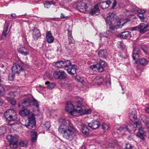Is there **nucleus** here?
Returning a JSON list of instances; mask_svg holds the SVG:
<instances>
[{
	"label": "nucleus",
	"instance_id": "nucleus-1",
	"mask_svg": "<svg viewBox=\"0 0 149 149\" xmlns=\"http://www.w3.org/2000/svg\"><path fill=\"white\" fill-rule=\"evenodd\" d=\"M59 126L58 132L63 135V137L69 140H72L75 136L72 130L73 126L72 123L68 120L61 118L58 121Z\"/></svg>",
	"mask_w": 149,
	"mask_h": 149
},
{
	"label": "nucleus",
	"instance_id": "nucleus-2",
	"mask_svg": "<svg viewBox=\"0 0 149 149\" xmlns=\"http://www.w3.org/2000/svg\"><path fill=\"white\" fill-rule=\"evenodd\" d=\"M52 65L54 66L57 68H64L68 73L71 75H74L76 74L77 66L75 65H72L69 60L58 61L53 62Z\"/></svg>",
	"mask_w": 149,
	"mask_h": 149
},
{
	"label": "nucleus",
	"instance_id": "nucleus-3",
	"mask_svg": "<svg viewBox=\"0 0 149 149\" xmlns=\"http://www.w3.org/2000/svg\"><path fill=\"white\" fill-rule=\"evenodd\" d=\"M77 100L74 102L75 106L72 104L71 101L67 102L66 104L65 110L66 111L69 112L72 115L75 116L76 113H77V111L78 110V108L81 106L83 104V100L81 97H77Z\"/></svg>",
	"mask_w": 149,
	"mask_h": 149
},
{
	"label": "nucleus",
	"instance_id": "nucleus-4",
	"mask_svg": "<svg viewBox=\"0 0 149 149\" xmlns=\"http://www.w3.org/2000/svg\"><path fill=\"white\" fill-rule=\"evenodd\" d=\"M6 118L9 120L15 121L17 119V115L15 110L13 109H10L4 113Z\"/></svg>",
	"mask_w": 149,
	"mask_h": 149
},
{
	"label": "nucleus",
	"instance_id": "nucleus-5",
	"mask_svg": "<svg viewBox=\"0 0 149 149\" xmlns=\"http://www.w3.org/2000/svg\"><path fill=\"white\" fill-rule=\"evenodd\" d=\"M36 125L35 119L34 115L32 114L28 116V120H25L24 125L29 129H31L35 127Z\"/></svg>",
	"mask_w": 149,
	"mask_h": 149
},
{
	"label": "nucleus",
	"instance_id": "nucleus-6",
	"mask_svg": "<svg viewBox=\"0 0 149 149\" xmlns=\"http://www.w3.org/2000/svg\"><path fill=\"white\" fill-rule=\"evenodd\" d=\"M6 138L10 143L9 146L10 147L13 149L16 148L17 147L18 140L17 138L9 135L7 136Z\"/></svg>",
	"mask_w": 149,
	"mask_h": 149
},
{
	"label": "nucleus",
	"instance_id": "nucleus-7",
	"mask_svg": "<svg viewBox=\"0 0 149 149\" xmlns=\"http://www.w3.org/2000/svg\"><path fill=\"white\" fill-rule=\"evenodd\" d=\"M24 69L22 66L19 65L17 63H14L12 68V74L11 76L13 79L15 77V74H19Z\"/></svg>",
	"mask_w": 149,
	"mask_h": 149
},
{
	"label": "nucleus",
	"instance_id": "nucleus-8",
	"mask_svg": "<svg viewBox=\"0 0 149 149\" xmlns=\"http://www.w3.org/2000/svg\"><path fill=\"white\" fill-rule=\"evenodd\" d=\"M75 6H77V10L82 12H85L88 8L87 4L82 1L77 2L74 4Z\"/></svg>",
	"mask_w": 149,
	"mask_h": 149
},
{
	"label": "nucleus",
	"instance_id": "nucleus-9",
	"mask_svg": "<svg viewBox=\"0 0 149 149\" xmlns=\"http://www.w3.org/2000/svg\"><path fill=\"white\" fill-rule=\"evenodd\" d=\"M53 75L55 79H65L67 77V74L63 70L55 71L53 74Z\"/></svg>",
	"mask_w": 149,
	"mask_h": 149
},
{
	"label": "nucleus",
	"instance_id": "nucleus-10",
	"mask_svg": "<svg viewBox=\"0 0 149 149\" xmlns=\"http://www.w3.org/2000/svg\"><path fill=\"white\" fill-rule=\"evenodd\" d=\"M115 13L113 12H112L109 14L105 19L107 24L109 26H111L113 25V23H115L116 21L117 20L115 18Z\"/></svg>",
	"mask_w": 149,
	"mask_h": 149
},
{
	"label": "nucleus",
	"instance_id": "nucleus-11",
	"mask_svg": "<svg viewBox=\"0 0 149 149\" xmlns=\"http://www.w3.org/2000/svg\"><path fill=\"white\" fill-rule=\"evenodd\" d=\"M29 96L27 98L20 101V103L22 105H21L20 103L18 104V106L19 107L21 106L27 107L30 106L32 97L30 95H29Z\"/></svg>",
	"mask_w": 149,
	"mask_h": 149
},
{
	"label": "nucleus",
	"instance_id": "nucleus-12",
	"mask_svg": "<svg viewBox=\"0 0 149 149\" xmlns=\"http://www.w3.org/2000/svg\"><path fill=\"white\" fill-rule=\"evenodd\" d=\"M142 126L141 123L139 121L135 122L133 124H130L127 126V127H125V129L126 131L127 132H130L132 130L135 131L136 129L135 127H138L139 126Z\"/></svg>",
	"mask_w": 149,
	"mask_h": 149
},
{
	"label": "nucleus",
	"instance_id": "nucleus-13",
	"mask_svg": "<svg viewBox=\"0 0 149 149\" xmlns=\"http://www.w3.org/2000/svg\"><path fill=\"white\" fill-rule=\"evenodd\" d=\"M138 131L136 133V135L138 137L140 138L141 140H143L144 137L146 136V131L144 130L143 128L141 126H139Z\"/></svg>",
	"mask_w": 149,
	"mask_h": 149
},
{
	"label": "nucleus",
	"instance_id": "nucleus-14",
	"mask_svg": "<svg viewBox=\"0 0 149 149\" xmlns=\"http://www.w3.org/2000/svg\"><path fill=\"white\" fill-rule=\"evenodd\" d=\"M18 51L19 53L24 56H27L29 54V49L22 45L18 48Z\"/></svg>",
	"mask_w": 149,
	"mask_h": 149
},
{
	"label": "nucleus",
	"instance_id": "nucleus-15",
	"mask_svg": "<svg viewBox=\"0 0 149 149\" xmlns=\"http://www.w3.org/2000/svg\"><path fill=\"white\" fill-rule=\"evenodd\" d=\"M141 52L139 49L137 48H135L133 49L132 54V58L133 60L135 61V63H137V61L139 57Z\"/></svg>",
	"mask_w": 149,
	"mask_h": 149
},
{
	"label": "nucleus",
	"instance_id": "nucleus-16",
	"mask_svg": "<svg viewBox=\"0 0 149 149\" xmlns=\"http://www.w3.org/2000/svg\"><path fill=\"white\" fill-rule=\"evenodd\" d=\"M88 126L93 130L97 128L100 126V122L96 120H93L90 123H88Z\"/></svg>",
	"mask_w": 149,
	"mask_h": 149
},
{
	"label": "nucleus",
	"instance_id": "nucleus-17",
	"mask_svg": "<svg viewBox=\"0 0 149 149\" xmlns=\"http://www.w3.org/2000/svg\"><path fill=\"white\" fill-rule=\"evenodd\" d=\"M33 39L35 40H37L41 36L40 31L37 28H34L33 30L32 33Z\"/></svg>",
	"mask_w": 149,
	"mask_h": 149
},
{
	"label": "nucleus",
	"instance_id": "nucleus-18",
	"mask_svg": "<svg viewBox=\"0 0 149 149\" xmlns=\"http://www.w3.org/2000/svg\"><path fill=\"white\" fill-rule=\"evenodd\" d=\"M80 106L78 108V110H77V113H79L81 115H83L84 114H88L91 113V110L89 109H82Z\"/></svg>",
	"mask_w": 149,
	"mask_h": 149
},
{
	"label": "nucleus",
	"instance_id": "nucleus-19",
	"mask_svg": "<svg viewBox=\"0 0 149 149\" xmlns=\"http://www.w3.org/2000/svg\"><path fill=\"white\" fill-rule=\"evenodd\" d=\"M107 64L105 61L100 60L99 64H97V70L99 72L103 71L104 68L106 66Z\"/></svg>",
	"mask_w": 149,
	"mask_h": 149
},
{
	"label": "nucleus",
	"instance_id": "nucleus-20",
	"mask_svg": "<svg viewBox=\"0 0 149 149\" xmlns=\"http://www.w3.org/2000/svg\"><path fill=\"white\" fill-rule=\"evenodd\" d=\"M136 112L134 109L130 110L129 112V118L131 120H135L137 118Z\"/></svg>",
	"mask_w": 149,
	"mask_h": 149
},
{
	"label": "nucleus",
	"instance_id": "nucleus-21",
	"mask_svg": "<svg viewBox=\"0 0 149 149\" xmlns=\"http://www.w3.org/2000/svg\"><path fill=\"white\" fill-rule=\"evenodd\" d=\"M46 39L47 42L52 43L54 40V38L50 31H48L46 33Z\"/></svg>",
	"mask_w": 149,
	"mask_h": 149
},
{
	"label": "nucleus",
	"instance_id": "nucleus-22",
	"mask_svg": "<svg viewBox=\"0 0 149 149\" xmlns=\"http://www.w3.org/2000/svg\"><path fill=\"white\" fill-rule=\"evenodd\" d=\"M139 26V32L141 33H144L147 30V28L148 27V25L147 24H145L143 23H141Z\"/></svg>",
	"mask_w": 149,
	"mask_h": 149
},
{
	"label": "nucleus",
	"instance_id": "nucleus-23",
	"mask_svg": "<svg viewBox=\"0 0 149 149\" xmlns=\"http://www.w3.org/2000/svg\"><path fill=\"white\" fill-rule=\"evenodd\" d=\"M101 2L100 3V6L102 8L104 9L107 8L109 5L111 3V1L110 0H101Z\"/></svg>",
	"mask_w": 149,
	"mask_h": 149
},
{
	"label": "nucleus",
	"instance_id": "nucleus-24",
	"mask_svg": "<svg viewBox=\"0 0 149 149\" xmlns=\"http://www.w3.org/2000/svg\"><path fill=\"white\" fill-rule=\"evenodd\" d=\"M117 24L114 26H112L114 24H115V23H113V24L110 26L109 29L111 30H114L115 29H117L119 28H121L123 26V24H122V25L120 24L121 22L120 21H118L116 22Z\"/></svg>",
	"mask_w": 149,
	"mask_h": 149
},
{
	"label": "nucleus",
	"instance_id": "nucleus-25",
	"mask_svg": "<svg viewBox=\"0 0 149 149\" xmlns=\"http://www.w3.org/2000/svg\"><path fill=\"white\" fill-rule=\"evenodd\" d=\"M104 81L103 78L100 77H96L93 79L92 83L95 85H99L102 83Z\"/></svg>",
	"mask_w": 149,
	"mask_h": 149
},
{
	"label": "nucleus",
	"instance_id": "nucleus-26",
	"mask_svg": "<svg viewBox=\"0 0 149 149\" xmlns=\"http://www.w3.org/2000/svg\"><path fill=\"white\" fill-rule=\"evenodd\" d=\"M98 55L99 57L102 58H106L107 55V50L105 49L100 50L98 52Z\"/></svg>",
	"mask_w": 149,
	"mask_h": 149
},
{
	"label": "nucleus",
	"instance_id": "nucleus-27",
	"mask_svg": "<svg viewBox=\"0 0 149 149\" xmlns=\"http://www.w3.org/2000/svg\"><path fill=\"white\" fill-rule=\"evenodd\" d=\"M30 113V111L27 109H23L19 111V114L23 117H25L28 115Z\"/></svg>",
	"mask_w": 149,
	"mask_h": 149
},
{
	"label": "nucleus",
	"instance_id": "nucleus-28",
	"mask_svg": "<svg viewBox=\"0 0 149 149\" xmlns=\"http://www.w3.org/2000/svg\"><path fill=\"white\" fill-rule=\"evenodd\" d=\"M99 11V10L98 6L96 5L93 8L90 10V14L91 15H94L98 13Z\"/></svg>",
	"mask_w": 149,
	"mask_h": 149
},
{
	"label": "nucleus",
	"instance_id": "nucleus-29",
	"mask_svg": "<svg viewBox=\"0 0 149 149\" xmlns=\"http://www.w3.org/2000/svg\"><path fill=\"white\" fill-rule=\"evenodd\" d=\"M81 130L82 133L84 134L88 135L89 134V130L86 124H83L82 125Z\"/></svg>",
	"mask_w": 149,
	"mask_h": 149
},
{
	"label": "nucleus",
	"instance_id": "nucleus-30",
	"mask_svg": "<svg viewBox=\"0 0 149 149\" xmlns=\"http://www.w3.org/2000/svg\"><path fill=\"white\" fill-rule=\"evenodd\" d=\"M31 141L34 142L37 140L38 136L37 133L36 132H32L31 133Z\"/></svg>",
	"mask_w": 149,
	"mask_h": 149
},
{
	"label": "nucleus",
	"instance_id": "nucleus-31",
	"mask_svg": "<svg viewBox=\"0 0 149 149\" xmlns=\"http://www.w3.org/2000/svg\"><path fill=\"white\" fill-rule=\"evenodd\" d=\"M45 84L47 85V88L49 89H53L56 86L55 84L54 83H50L49 81L46 82Z\"/></svg>",
	"mask_w": 149,
	"mask_h": 149
},
{
	"label": "nucleus",
	"instance_id": "nucleus-32",
	"mask_svg": "<svg viewBox=\"0 0 149 149\" xmlns=\"http://www.w3.org/2000/svg\"><path fill=\"white\" fill-rule=\"evenodd\" d=\"M122 38L125 39L130 38L131 37V34L130 32L128 31L123 32Z\"/></svg>",
	"mask_w": 149,
	"mask_h": 149
},
{
	"label": "nucleus",
	"instance_id": "nucleus-33",
	"mask_svg": "<svg viewBox=\"0 0 149 149\" xmlns=\"http://www.w3.org/2000/svg\"><path fill=\"white\" fill-rule=\"evenodd\" d=\"M8 27L6 26L4 28L1 35V38L3 39H5L6 38L7 35V32L8 31Z\"/></svg>",
	"mask_w": 149,
	"mask_h": 149
},
{
	"label": "nucleus",
	"instance_id": "nucleus-34",
	"mask_svg": "<svg viewBox=\"0 0 149 149\" xmlns=\"http://www.w3.org/2000/svg\"><path fill=\"white\" fill-rule=\"evenodd\" d=\"M31 102H32L33 105L37 109V110H38L39 105L37 101L34 98L32 97Z\"/></svg>",
	"mask_w": 149,
	"mask_h": 149
},
{
	"label": "nucleus",
	"instance_id": "nucleus-35",
	"mask_svg": "<svg viewBox=\"0 0 149 149\" xmlns=\"http://www.w3.org/2000/svg\"><path fill=\"white\" fill-rule=\"evenodd\" d=\"M139 62L141 65L146 66L148 64V61L144 58H141L139 60Z\"/></svg>",
	"mask_w": 149,
	"mask_h": 149
},
{
	"label": "nucleus",
	"instance_id": "nucleus-36",
	"mask_svg": "<svg viewBox=\"0 0 149 149\" xmlns=\"http://www.w3.org/2000/svg\"><path fill=\"white\" fill-rule=\"evenodd\" d=\"M55 3H56L53 1H46L45 3L44 4V6L45 8H48L50 7L51 5H54Z\"/></svg>",
	"mask_w": 149,
	"mask_h": 149
},
{
	"label": "nucleus",
	"instance_id": "nucleus-37",
	"mask_svg": "<svg viewBox=\"0 0 149 149\" xmlns=\"http://www.w3.org/2000/svg\"><path fill=\"white\" fill-rule=\"evenodd\" d=\"M102 129L104 131L108 130L109 128V126L105 123H103L101 125Z\"/></svg>",
	"mask_w": 149,
	"mask_h": 149
},
{
	"label": "nucleus",
	"instance_id": "nucleus-38",
	"mask_svg": "<svg viewBox=\"0 0 149 149\" xmlns=\"http://www.w3.org/2000/svg\"><path fill=\"white\" fill-rule=\"evenodd\" d=\"M117 46L118 48L121 49H123L125 47V46L121 41H118L117 42Z\"/></svg>",
	"mask_w": 149,
	"mask_h": 149
},
{
	"label": "nucleus",
	"instance_id": "nucleus-39",
	"mask_svg": "<svg viewBox=\"0 0 149 149\" xmlns=\"http://www.w3.org/2000/svg\"><path fill=\"white\" fill-rule=\"evenodd\" d=\"M110 32L109 31H107L105 33H103L102 34H100V39L101 40L104 37L108 38L109 37V35Z\"/></svg>",
	"mask_w": 149,
	"mask_h": 149
},
{
	"label": "nucleus",
	"instance_id": "nucleus-40",
	"mask_svg": "<svg viewBox=\"0 0 149 149\" xmlns=\"http://www.w3.org/2000/svg\"><path fill=\"white\" fill-rule=\"evenodd\" d=\"M28 143L26 141L23 140H21L20 141L19 145L21 147H25L26 146Z\"/></svg>",
	"mask_w": 149,
	"mask_h": 149
},
{
	"label": "nucleus",
	"instance_id": "nucleus-41",
	"mask_svg": "<svg viewBox=\"0 0 149 149\" xmlns=\"http://www.w3.org/2000/svg\"><path fill=\"white\" fill-rule=\"evenodd\" d=\"M143 51L147 55V57L149 58V50H148L146 47L142 48Z\"/></svg>",
	"mask_w": 149,
	"mask_h": 149
},
{
	"label": "nucleus",
	"instance_id": "nucleus-42",
	"mask_svg": "<svg viewBox=\"0 0 149 149\" xmlns=\"http://www.w3.org/2000/svg\"><path fill=\"white\" fill-rule=\"evenodd\" d=\"M145 14H138L137 16L141 19V20L143 22L144 21V19L145 18V16L144 15Z\"/></svg>",
	"mask_w": 149,
	"mask_h": 149
},
{
	"label": "nucleus",
	"instance_id": "nucleus-43",
	"mask_svg": "<svg viewBox=\"0 0 149 149\" xmlns=\"http://www.w3.org/2000/svg\"><path fill=\"white\" fill-rule=\"evenodd\" d=\"M68 41L69 44H74L75 43V41L72 36L68 37Z\"/></svg>",
	"mask_w": 149,
	"mask_h": 149
},
{
	"label": "nucleus",
	"instance_id": "nucleus-44",
	"mask_svg": "<svg viewBox=\"0 0 149 149\" xmlns=\"http://www.w3.org/2000/svg\"><path fill=\"white\" fill-rule=\"evenodd\" d=\"M45 127H44L45 130H47L50 127V123L49 122H46L44 124Z\"/></svg>",
	"mask_w": 149,
	"mask_h": 149
},
{
	"label": "nucleus",
	"instance_id": "nucleus-45",
	"mask_svg": "<svg viewBox=\"0 0 149 149\" xmlns=\"http://www.w3.org/2000/svg\"><path fill=\"white\" fill-rule=\"evenodd\" d=\"M7 100L11 104L15 105L16 104L15 100L13 98L10 99V98H8Z\"/></svg>",
	"mask_w": 149,
	"mask_h": 149
},
{
	"label": "nucleus",
	"instance_id": "nucleus-46",
	"mask_svg": "<svg viewBox=\"0 0 149 149\" xmlns=\"http://www.w3.org/2000/svg\"><path fill=\"white\" fill-rule=\"evenodd\" d=\"M18 94V93L15 91L11 92L9 93V95H11L12 97H15L17 96Z\"/></svg>",
	"mask_w": 149,
	"mask_h": 149
},
{
	"label": "nucleus",
	"instance_id": "nucleus-47",
	"mask_svg": "<svg viewBox=\"0 0 149 149\" xmlns=\"http://www.w3.org/2000/svg\"><path fill=\"white\" fill-rule=\"evenodd\" d=\"M116 128L117 130L119 131L120 132H121L123 131H124V132L126 131V130L125 129V128H123L121 126L117 127Z\"/></svg>",
	"mask_w": 149,
	"mask_h": 149
},
{
	"label": "nucleus",
	"instance_id": "nucleus-48",
	"mask_svg": "<svg viewBox=\"0 0 149 149\" xmlns=\"http://www.w3.org/2000/svg\"><path fill=\"white\" fill-rule=\"evenodd\" d=\"M76 80L77 81H78L82 82L83 81V79L82 77L80 76L77 75L75 77Z\"/></svg>",
	"mask_w": 149,
	"mask_h": 149
},
{
	"label": "nucleus",
	"instance_id": "nucleus-49",
	"mask_svg": "<svg viewBox=\"0 0 149 149\" xmlns=\"http://www.w3.org/2000/svg\"><path fill=\"white\" fill-rule=\"evenodd\" d=\"M133 147V146H132L129 143H127L126 144V147L124 149H132V148Z\"/></svg>",
	"mask_w": 149,
	"mask_h": 149
},
{
	"label": "nucleus",
	"instance_id": "nucleus-50",
	"mask_svg": "<svg viewBox=\"0 0 149 149\" xmlns=\"http://www.w3.org/2000/svg\"><path fill=\"white\" fill-rule=\"evenodd\" d=\"M130 28V30L132 31H138L139 30V25L137 26L131 27Z\"/></svg>",
	"mask_w": 149,
	"mask_h": 149
},
{
	"label": "nucleus",
	"instance_id": "nucleus-51",
	"mask_svg": "<svg viewBox=\"0 0 149 149\" xmlns=\"http://www.w3.org/2000/svg\"><path fill=\"white\" fill-rule=\"evenodd\" d=\"M149 122V118L147 117H145L144 118L143 122L146 124H148V123Z\"/></svg>",
	"mask_w": 149,
	"mask_h": 149
},
{
	"label": "nucleus",
	"instance_id": "nucleus-52",
	"mask_svg": "<svg viewBox=\"0 0 149 149\" xmlns=\"http://www.w3.org/2000/svg\"><path fill=\"white\" fill-rule=\"evenodd\" d=\"M137 12L138 13V14H139L140 13L141 14H145L146 12V11L145 10H138Z\"/></svg>",
	"mask_w": 149,
	"mask_h": 149
},
{
	"label": "nucleus",
	"instance_id": "nucleus-53",
	"mask_svg": "<svg viewBox=\"0 0 149 149\" xmlns=\"http://www.w3.org/2000/svg\"><path fill=\"white\" fill-rule=\"evenodd\" d=\"M116 1H114L111 7V9H114L116 6Z\"/></svg>",
	"mask_w": 149,
	"mask_h": 149
},
{
	"label": "nucleus",
	"instance_id": "nucleus-54",
	"mask_svg": "<svg viewBox=\"0 0 149 149\" xmlns=\"http://www.w3.org/2000/svg\"><path fill=\"white\" fill-rule=\"evenodd\" d=\"M122 35H123V32H122L118 34L117 35V36L118 37L122 38Z\"/></svg>",
	"mask_w": 149,
	"mask_h": 149
},
{
	"label": "nucleus",
	"instance_id": "nucleus-55",
	"mask_svg": "<svg viewBox=\"0 0 149 149\" xmlns=\"http://www.w3.org/2000/svg\"><path fill=\"white\" fill-rule=\"evenodd\" d=\"M68 37H72V32L71 31H68Z\"/></svg>",
	"mask_w": 149,
	"mask_h": 149
},
{
	"label": "nucleus",
	"instance_id": "nucleus-56",
	"mask_svg": "<svg viewBox=\"0 0 149 149\" xmlns=\"http://www.w3.org/2000/svg\"><path fill=\"white\" fill-rule=\"evenodd\" d=\"M146 112L148 113H149V106L145 109Z\"/></svg>",
	"mask_w": 149,
	"mask_h": 149
},
{
	"label": "nucleus",
	"instance_id": "nucleus-57",
	"mask_svg": "<svg viewBox=\"0 0 149 149\" xmlns=\"http://www.w3.org/2000/svg\"><path fill=\"white\" fill-rule=\"evenodd\" d=\"M61 17L62 19H65L66 17L64 16V15L62 13H61Z\"/></svg>",
	"mask_w": 149,
	"mask_h": 149
},
{
	"label": "nucleus",
	"instance_id": "nucleus-58",
	"mask_svg": "<svg viewBox=\"0 0 149 149\" xmlns=\"http://www.w3.org/2000/svg\"><path fill=\"white\" fill-rule=\"evenodd\" d=\"M4 133V132L3 131L2 128L0 127V134H2Z\"/></svg>",
	"mask_w": 149,
	"mask_h": 149
},
{
	"label": "nucleus",
	"instance_id": "nucleus-59",
	"mask_svg": "<svg viewBox=\"0 0 149 149\" xmlns=\"http://www.w3.org/2000/svg\"><path fill=\"white\" fill-rule=\"evenodd\" d=\"M97 65H93L91 66V67L94 68H97Z\"/></svg>",
	"mask_w": 149,
	"mask_h": 149
},
{
	"label": "nucleus",
	"instance_id": "nucleus-60",
	"mask_svg": "<svg viewBox=\"0 0 149 149\" xmlns=\"http://www.w3.org/2000/svg\"><path fill=\"white\" fill-rule=\"evenodd\" d=\"M126 21L124 23H123V25L125 24V23L127 22H128L130 20V19H129V18H127L126 19Z\"/></svg>",
	"mask_w": 149,
	"mask_h": 149
},
{
	"label": "nucleus",
	"instance_id": "nucleus-61",
	"mask_svg": "<svg viewBox=\"0 0 149 149\" xmlns=\"http://www.w3.org/2000/svg\"><path fill=\"white\" fill-rule=\"evenodd\" d=\"M1 88H2V89H1V90H0V94L1 93V92L2 91H4L5 90V89L4 88H3V87H1Z\"/></svg>",
	"mask_w": 149,
	"mask_h": 149
},
{
	"label": "nucleus",
	"instance_id": "nucleus-62",
	"mask_svg": "<svg viewBox=\"0 0 149 149\" xmlns=\"http://www.w3.org/2000/svg\"><path fill=\"white\" fill-rule=\"evenodd\" d=\"M11 17H15L16 16L15 14H14H14H13V13L11 14Z\"/></svg>",
	"mask_w": 149,
	"mask_h": 149
},
{
	"label": "nucleus",
	"instance_id": "nucleus-63",
	"mask_svg": "<svg viewBox=\"0 0 149 149\" xmlns=\"http://www.w3.org/2000/svg\"><path fill=\"white\" fill-rule=\"evenodd\" d=\"M3 103V101L2 100L0 99V106H1L2 104Z\"/></svg>",
	"mask_w": 149,
	"mask_h": 149
},
{
	"label": "nucleus",
	"instance_id": "nucleus-64",
	"mask_svg": "<svg viewBox=\"0 0 149 149\" xmlns=\"http://www.w3.org/2000/svg\"><path fill=\"white\" fill-rule=\"evenodd\" d=\"M9 125H10L11 126H12L13 125H15V124H16V123H12L11 124H9Z\"/></svg>",
	"mask_w": 149,
	"mask_h": 149
}]
</instances>
